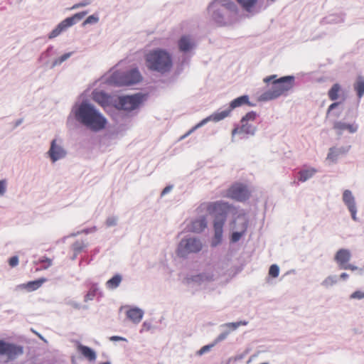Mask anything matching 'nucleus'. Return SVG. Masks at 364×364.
I'll return each mask as SVG.
<instances>
[{
  "label": "nucleus",
  "instance_id": "obj_1",
  "mask_svg": "<svg viewBox=\"0 0 364 364\" xmlns=\"http://www.w3.org/2000/svg\"><path fill=\"white\" fill-rule=\"evenodd\" d=\"M74 120L93 132L102 130L107 122L99 109L87 100L76 102L73 106L67 119V126L71 127Z\"/></svg>",
  "mask_w": 364,
  "mask_h": 364
},
{
  "label": "nucleus",
  "instance_id": "obj_2",
  "mask_svg": "<svg viewBox=\"0 0 364 364\" xmlns=\"http://www.w3.org/2000/svg\"><path fill=\"white\" fill-rule=\"evenodd\" d=\"M239 9L234 0H213L207 7V15L211 24L218 27L231 25Z\"/></svg>",
  "mask_w": 364,
  "mask_h": 364
},
{
  "label": "nucleus",
  "instance_id": "obj_3",
  "mask_svg": "<svg viewBox=\"0 0 364 364\" xmlns=\"http://www.w3.org/2000/svg\"><path fill=\"white\" fill-rule=\"evenodd\" d=\"M145 65L150 72L165 75L171 71L173 63L171 55L166 49L155 48L146 54Z\"/></svg>",
  "mask_w": 364,
  "mask_h": 364
},
{
  "label": "nucleus",
  "instance_id": "obj_4",
  "mask_svg": "<svg viewBox=\"0 0 364 364\" xmlns=\"http://www.w3.org/2000/svg\"><path fill=\"white\" fill-rule=\"evenodd\" d=\"M200 208L206 209L210 213H216L213 220L214 235L210 242L211 247H215L223 240V226L227 218V213L224 210L228 208V203L223 201L205 203L201 204Z\"/></svg>",
  "mask_w": 364,
  "mask_h": 364
},
{
  "label": "nucleus",
  "instance_id": "obj_5",
  "mask_svg": "<svg viewBox=\"0 0 364 364\" xmlns=\"http://www.w3.org/2000/svg\"><path fill=\"white\" fill-rule=\"evenodd\" d=\"M270 81H272L271 88L259 96L260 101H269L282 95L286 96L295 85V77L294 75H286L277 78L276 75H272L264 79V82L266 83Z\"/></svg>",
  "mask_w": 364,
  "mask_h": 364
},
{
  "label": "nucleus",
  "instance_id": "obj_6",
  "mask_svg": "<svg viewBox=\"0 0 364 364\" xmlns=\"http://www.w3.org/2000/svg\"><path fill=\"white\" fill-rule=\"evenodd\" d=\"M142 77L137 68L126 72L116 71L109 77L104 78L103 82L114 86H129L141 81Z\"/></svg>",
  "mask_w": 364,
  "mask_h": 364
},
{
  "label": "nucleus",
  "instance_id": "obj_7",
  "mask_svg": "<svg viewBox=\"0 0 364 364\" xmlns=\"http://www.w3.org/2000/svg\"><path fill=\"white\" fill-rule=\"evenodd\" d=\"M201 240L196 237L187 236L178 243L177 255L180 257H186L189 254L199 252L203 248Z\"/></svg>",
  "mask_w": 364,
  "mask_h": 364
},
{
  "label": "nucleus",
  "instance_id": "obj_8",
  "mask_svg": "<svg viewBox=\"0 0 364 364\" xmlns=\"http://www.w3.org/2000/svg\"><path fill=\"white\" fill-rule=\"evenodd\" d=\"M257 116V113L255 111H250L243 116L240 120V124L237 125L232 130V138L235 134H245L247 135L254 136L256 134L257 128L256 126L253 125L252 122L256 119Z\"/></svg>",
  "mask_w": 364,
  "mask_h": 364
},
{
  "label": "nucleus",
  "instance_id": "obj_9",
  "mask_svg": "<svg viewBox=\"0 0 364 364\" xmlns=\"http://www.w3.org/2000/svg\"><path fill=\"white\" fill-rule=\"evenodd\" d=\"M23 354V346L0 340V361H13Z\"/></svg>",
  "mask_w": 364,
  "mask_h": 364
},
{
  "label": "nucleus",
  "instance_id": "obj_10",
  "mask_svg": "<svg viewBox=\"0 0 364 364\" xmlns=\"http://www.w3.org/2000/svg\"><path fill=\"white\" fill-rule=\"evenodd\" d=\"M244 105H247L250 107L255 106V104L252 103L249 100V96L247 95H244L240 96L233 100H232L230 103V106L226 109L221 112H216L212 114L210 117L212 118V122H220L227 117H228L232 112V109L240 107Z\"/></svg>",
  "mask_w": 364,
  "mask_h": 364
},
{
  "label": "nucleus",
  "instance_id": "obj_11",
  "mask_svg": "<svg viewBox=\"0 0 364 364\" xmlns=\"http://www.w3.org/2000/svg\"><path fill=\"white\" fill-rule=\"evenodd\" d=\"M144 95L136 93L132 95H124L119 97L117 108L124 111H133L139 108L142 103Z\"/></svg>",
  "mask_w": 364,
  "mask_h": 364
},
{
  "label": "nucleus",
  "instance_id": "obj_12",
  "mask_svg": "<svg viewBox=\"0 0 364 364\" xmlns=\"http://www.w3.org/2000/svg\"><path fill=\"white\" fill-rule=\"evenodd\" d=\"M227 194L228 197L240 202L246 200L250 196L247 186L242 183L232 186Z\"/></svg>",
  "mask_w": 364,
  "mask_h": 364
},
{
  "label": "nucleus",
  "instance_id": "obj_13",
  "mask_svg": "<svg viewBox=\"0 0 364 364\" xmlns=\"http://www.w3.org/2000/svg\"><path fill=\"white\" fill-rule=\"evenodd\" d=\"M342 200L350 212L352 219L355 222L359 221L356 215L357 206L355 198L353 195L352 191L350 190H345L343 193Z\"/></svg>",
  "mask_w": 364,
  "mask_h": 364
},
{
  "label": "nucleus",
  "instance_id": "obj_14",
  "mask_svg": "<svg viewBox=\"0 0 364 364\" xmlns=\"http://www.w3.org/2000/svg\"><path fill=\"white\" fill-rule=\"evenodd\" d=\"M48 156L53 163L56 162L65 157L67 151L60 144L57 143V139H53L50 142V146L47 152Z\"/></svg>",
  "mask_w": 364,
  "mask_h": 364
},
{
  "label": "nucleus",
  "instance_id": "obj_15",
  "mask_svg": "<svg viewBox=\"0 0 364 364\" xmlns=\"http://www.w3.org/2000/svg\"><path fill=\"white\" fill-rule=\"evenodd\" d=\"M237 1L245 11L252 15L262 11V7L258 5V0H237Z\"/></svg>",
  "mask_w": 364,
  "mask_h": 364
},
{
  "label": "nucleus",
  "instance_id": "obj_16",
  "mask_svg": "<svg viewBox=\"0 0 364 364\" xmlns=\"http://www.w3.org/2000/svg\"><path fill=\"white\" fill-rule=\"evenodd\" d=\"M351 256V252L348 249L341 248L336 252L334 256V260L337 263L339 269L345 268L344 266L350 260Z\"/></svg>",
  "mask_w": 364,
  "mask_h": 364
},
{
  "label": "nucleus",
  "instance_id": "obj_17",
  "mask_svg": "<svg viewBox=\"0 0 364 364\" xmlns=\"http://www.w3.org/2000/svg\"><path fill=\"white\" fill-rule=\"evenodd\" d=\"M358 126L355 124H347L341 121H336L333 123V129L336 130L338 134L341 135L345 130H348L350 133L357 132Z\"/></svg>",
  "mask_w": 364,
  "mask_h": 364
},
{
  "label": "nucleus",
  "instance_id": "obj_18",
  "mask_svg": "<svg viewBox=\"0 0 364 364\" xmlns=\"http://www.w3.org/2000/svg\"><path fill=\"white\" fill-rule=\"evenodd\" d=\"M207 227L205 215H200L191 222L190 230L194 232H201Z\"/></svg>",
  "mask_w": 364,
  "mask_h": 364
},
{
  "label": "nucleus",
  "instance_id": "obj_19",
  "mask_svg": "<svg viewBox=\"0 0 364 364\" xmlns=\"http://www.w3.org/2000/svg\"><path fill=\"white\" fill-rule=\"evenodd\" d=\"M46 281L45 278H40L36 280L28 282L26 284H22L17 286L18 289H26L27 291H33L40 288L42 284Z\"/></svg>",
  "mask_w": 364,
  "mask_h": 364
},
{
  "label": "nucleus",
  "instance_id": "obj_20",
  "mask_svg": "<svg viewBox=\"0 0 364 364\" xmlns=\"http://www.w3.org/2000/svg\"><path fill=\"white\" fill-rule=\"evenodd\" d=\"M144 314V311L138 307H132L126 313L127 318L136 324L141 321Z\"/></svg>",
  "mask_w": 364,
  "mask_h": 364
},
{
  "label": "nucleus",
  "instance_id": "obj_21",
  "mask_svg": "<svg viewBox=\"0 0 364 364\" xmlns=\"http://www.w3.org/2000/svg\"><path fill=\"white\" fill-rule=\"evenodd\" d=\"M178 46L180 51L183 53H187L194 48L195 44L189 36H183L179 39Z\"/></svg>",
  "mask_w": 364,
  "mask_h": 364
},
{
  "label": "nucleus",
  "instance_id": "obj_22",
  "mask_svg": "<svg viewBox=\"0 0 364 364\" xmlns=\"http://www.w3.org/2000/svg\"><path fill=\"white\" fill-rule=\"evenodd\" d=\"M97 296H98V298H101L103 296V293L100 289L98 284L92 283L89 291L84 296V301L87 302L89 301H92Z\"/></svg>",
  "mask_w": 364,
  "mask_h": 364
},
{
  "label": "nucleus",
  "instance_id": "obj_23",
  "mask_svg": "<svg viewBox=\"0 0 364 364\" xmlns=\"http://www.w3.org/2000/svg\"><path fill=\"white\" fill-rule=\"evenodd\" d=\"M317 172L316 169L312 167H304L298 172V180L300 182H306L311 179Z\"/></svg>",
  "mask_w": 364,
  "mask_h": 364
},
{
  "label": "nucleus",
  "instance_id": "obj_24",
  "mask_svg": "<svg viewBox=\"0 0 364 364\" xmlns=\"http://www.w3.org/2000/svg\"><path fill=\"white\" fill-rule=\"evenodd\" d=\"M77 350L88 360L94 361L96 359L97 355L95 351L87 346H84L81 343L77 345Z\"/></svg>",
  "mask_w": 364,
  "mask_h": 364
},
{
  "label": "nucleus",
  "instance_id": "obj_25",
  "mask_svg": "<svg viewBox=\"0 0 364 364\" xmlns=\"http://www.w3.org/2000/svg\"><path fill=\"white\" fill-rule=\"evenodd\" d=\"M248 226V221L242 218V229L240 230L234 231L230 235V241L232 243L238 242L241 237L245 234Z\"/></svg>",
  "mask_w": 364,
  "mask_h": 364
},
{
  "label": "nucleus",
  "instance_id": "obj_26",
  "mask_svg": "<svg viewBox=\"0 0 364 364\" xmlns=\"http://www.w3.org/2000/svg\"><path fill=\"white\" fill-rule=\"evenodd\" d=\"M122 276L120 274H115L112 277L108 279L105 283L107 289L114 290L118 288L122 283Z\"/></svg>",
  "mask_w": 364,
  "mask_h": 364
},
{
  "label": "nucleus",
  "instance_id": "obj_27",
  "mask_svg": "<svg viewBox=\"0 0 364 364\" xmlns=\"http://www.w3.org/2000/svg\"><path fill=\"white\" fill-rule=\"evenodd\" d=\"M353 89L356 92L357 97L360 99L364 95V77L358 75L353 83Z\"/></svg>",
  "mask_w": 364,
  "mask_h": 364
},
{
  "label": "nucleus",
  "instance_id": "obj_28",
  "mask_svg": "<svg viewBox=\"0 0 364 364\" xmlns=\"http://www.w3.org/2000/svg\"><path fill=\"white\" fill-rule=\"evenodd\" d=\"M191 280L193 282L201 284L205 282H209L213 280V274L210 273H201L195 276H193Z\"/></svg>",
  "mask_w": 364,
  "mask_h": 364
},
{
  "label": "nucleus",
  "instance_id": "obj_29",
  "mask_svg": "<svg viewBox=\"0 0 364 364\" xmlns=\"http://www.w3.org/2000/svg\"><path fill=\"white\" fill-rule=\"evenodd\" d=\"M87 14V11H82L77 13L73 16L68 17L65 19H64V22L68 25V27H70L79 21H80Z\"/></svg>",
  "mask_w": 364,
  "mask_h": 364
},
{
  "label": "nucleus",
  "instance_id": "obj_30",
  "mask_svg": "<svg viewBox=\"0 0 364 364\" xmlns=\"http://www.w3.org/2000/svg\"><path fill=\"white\" fill-rule=\"evenodd\" d=\"M68 28V25L62 21L58 26L49 33L48 38L50 39L54 38L58 36L62 32L65 31Z\"/></svg>",
  "mask_w": 364,
  "mask_h": 364
},
{
  "label": "nucleus",
  "instance_id": "obj_31",
  "mask_svg": "<svg viewBox=\"0 0 364 364\" xmlns=\"http://www.w3.org/2000/svg\"><path fill=\"white\" fill-rule=\"evenodd\" d=\"M248 324V321H240L237 322H230L226 323L220 326L222 328H226V331H235L240 326H247Z\"/></svg>",
  "mask_w": 364,
  "mask_h": 364
},
{
  "label": "nucleus",
  "instance_id": "obj_32",
  "mask_svg": "<svg viewBox=\"0 0 364 364\" xmlns=\"http://www.w3.org/2000/svg\"><path fill=\"white\" fill-rule=\"evenodd\" d=\"M92 98L95 102L104 104L107 102L109 96L103 91L94 90L92 92Z\"/></svg>",
  "mask_w": 364,
  "mask_h": 364
},
{
  "label": "nucleus",
  "instance_id": "obj_33",
  "mask_svg": "<svg viewBox=\"0 0 364 364\" xmlns=\"http://www.w3.org/2000/svg\"><path fill=\"white\" fill-rule=\"evenodd\" d=\"M209 122H212V118L210 117V116L207 117L206 118L203 119L200 122H198L197 124H196L194 127H193L187 133H186L184 135H183L181 137V139H183L186 138L188 136H189L191 134H192L196 129L203 127L205 124H206Z\"/></svg>",
  "mask_w": 364,
  "mask_h": 364
},
{
  "label": "nucleus",
  "instance_id": "obj_34",
  "mask_svg": "<svg viewBox=\"0 0 364 364\" xmlns=\"http://www.w3.org/2000/svg\"><path fill=\"white\" fill-rule=\"evenodd\" d=\"M209 122H212V118L210 117V116L207 117L206 118L203 119L200 122H198L197 124H196L194 127H193L187 133H186L184 135H183L181 137V139H183L186 138L188 136H189L191 134H192L196 129L203 127L205 124H206Z\"/></svg>",
  "mask_w": 364,
  "mask_h": 364
},
{
  "label": "nucleus",
  "instance_id": "obj_35",
  "mask_svg": "<svg viewBox=\"0 0 364 364\" xmlns=\"http://www.w3.org/2000/svg\"><path fill=\"white\" fill-rule=\"evenodd\" d=\"M341 90V85L338 83H335L332 85L328 92V96L332 101H336L339 97V92Z\"/></svg>",
  "mask_w": 364,
  "mask_h": 364
},
{
  "label": "nucleus",
  "instance_id": "obj_36",
  "mask_svg": "<svg viewBox=\"0 0 364 364\" xmlns=\"http://www.w3.org/2000/svg\"><path fill=\"white\" fill-rule=\"evenodd\" d=\"M323 22L326 23H331V24H336V23H341L344 21V16L343 15H337V14H332L330 15L323 20Z\"/></svg>",
  "mask_w": 364,
  "mask_h": 364
},
{
  "label": "nucleus",
  "instance_id": "obj_37",
  "mask_svg": "<svg viewBox=\"0 0 364 364\" xmlns=\"http://www.w3.org/2000/svg\"><path fill=\"white\" fill-rule=\"evenodd\" d=\"M73 53H74V52H68V53H64L59 58H55L53 61L50 68H53L56 66L61 65L63 62L66 61L68 58H70L73 55Z\"/></svg>",
  "mask_w": 364,
  "mask_h": 364
},
{
  "label": "nucleus",
  "instance_id": "obj_38",
  "mask_svg": "<svg viewBox=\"0 0 364 364\" xmlns=\"http://www.w3.org/2000/svg\"><path fill=\"white\" fill-rule=\"evenodd\" d=\"M338 278L336 275H329L321 282V286L328 289L337 284Z\"/></svg>",
  "mask_w": 364,
  "mask_h": 364
},
{
  "label": "nucleus",
  "instance_id": "obj_39",
  "mask_svg": "<svg viewBox=\"0 0 364 364\" xmlns=\"http://www.w3.org/2000/svg\"><path fill=\"white\" fill-rule=\"evenodd\" d=\"M87 247V243L83 241H76L73 245V250L75 254H79L82 251L85 247Z\"/></svg>",
  "mask_w": 364,
  "mask_h": 364
},
{
  "label": "nucleus",
  "instance_id": "obj_40",
  "mask_svg": "<svg viewBox=\"0 0 364 364\" xmlns=\"http://www.w3.org/2000/svg\"><path fill=\"white\" fill-rule=\"evenodd\" d=\"M213 347H215V345L213 342H211L210 343L203 346L200 350L196 351V355L198 356H201L208 353Z\"/></svg>",
  "mask_w": 364,
  "mask_h": 364
},
{
  "label": "nucleus",
  "instance_id": "obj_41",
  "mask_svg": "<svg viewBox=\"0 0 364 364\" xmlns=\"http://www.w3.org/2000/svg\"><path fill=\"white\" fill-rule=\"evenodd\" d=\"M230 334V331H226L225 330L223 332H222L221 333H220L213 341V343H214L215 346L223 341L224 340H225L227 338V337L228 336V335Z\"/></svg>",
  "mask_w": 364,
  "mask_h": 364
},
{
  "label": "nucleus",
  "instance_id": "obj_42",
  "mask_svg": "<svg viewBox=\"0 0 364 364\" xmlns=\"http://www.w3.org/2000/svg\"><path fill=\"white\" fill-rule=\"evenodd\" d=\"M340 154V150L336 148H331L329 149V152L327 156V159L331 161H336L338 154Z\"/></svg>",
  "mask_w": 364,
  "mask_h": 364
},
{
  "label": "nucleus",
  "instance_id": "obj_43",
  "mask_svg": "<svg viewBox=\"0 0 364 364\" xmlns=\"http://www.w3.org/2000/svg\"><path fill=\"white\" fill-rule=\"evenodd\" d=\"M279 274V267L277 264H272L269 269V275L272 277H277Z\"/></svg>",
  "mask_w": 364,
  "mask_h": 364
},
{
  "label": "nucleus",
  "instance_id": "obj_44",
  "mask_svg": "<svg viewBox=\"0 0 364 364\" xmlns=\"http://www.w3.org/2000/svg\"><path fill=\"white\" fill-rule=\"evenodd\" d=\"M118 217L115 215L109 216L106 220V225L107 227H114L117 225Z\"/></svg>",
  "mask_w": 364,
  "mask_h": 364
},
{
  "label": "nucleus",
  "instance_id": "obj_45",
  "mask_svg": "<svg viewBox=\"0 0 364 364\" xmlns=\"http://www.w3.org/2000/svg\"><path fill=\"white\" fill-rule=\"evenodd\" d=\"M99 21V17L97 15L92 14L89 16L85 21L83 22V25L86 24H95Z\"/></svg>",
  "mask_w": 364,
  "mask_h": 364
},
{
  "label": "nucleus",
  "instance_id": "obj_46",
  "mask_svg": "<svg viewBox=\"0 0 364 364\" xmlns=\"http://www.w3.org/2000/svg\"><path fill=\"white\" fill-rule=\"evenodd\" d=\"M363 299H364V291H362L360 290L355 291L350 295V299L360 300Z\"/></svg>",
  "mask_w": 364,
  "mask_h": 364
},
{
  "label": "nucleus",
  "instance_id": "obj_47",
  "mask_svg": "<svg viewBox=\"0 0 364 364\" xmlns=\"http://www.w3.org/2000/svg\"><path fill=\"white\" fill-rule=\"evenodd\" d=\"M90 4H91V1L90 0H82V1H80L79 3H77V4H74L70 8V9L71 10H75V9H79V8H81V7L87 6L90 5Z\"/></svg>",
  "mask_w": 364,
  "mask_h": 364
},
{
  "label": "nucleus",
  "instance_id": "obj_48",
  "mask_svg": "<svg viewBox=\"0 0 364 364\" xmlns=\"http://www.w3.org/2000/svg\"><path fill=\"white\" fill-rule=\"evenodd\" d=\"M9 264L11 267H14L18 264V256H13L9 258Z\"/></svg>",
  "mask_w": 364,
  "mask_h": 364
},
{
  "label": "nucleus",
  "instance_id": "obj_49",
  "mask_svg": "<svg viewBox=\"0 0 364 364\" xmlns=\"http://www.w3.org/2000/svg\"><path fill=\"white\" fill-rule=\"evenodd\" d=\"M6 191V180L0 181V196H3Z\"/></svg>",
  "mask_w": 364,
  "mask_h": 364
},
{
  "label": "nucleus",
  "instance_id": "obj_50",
  "mask_svg": "<svg viewBox=\"0 0 364 364\" xmlns=\"http://www.w3.org/2000/svg\"><path fill=\"white\" fill-rule=\"evenodd\" d=\"M70 305L75 309H80L81 308H82L84 309H87V306H82L80 304H79L76 301H70Z\"/></svg>",
  "mask_w": 364,
  "mask_h": 364
},
{
  "label": "nucleus",
  "instance_id": "obj_51",
  "mask_svg": "<svg viewBox=\"0 0 364 364\" xmlns=\"http://www.w3.org/2000/svg\"><path fill=\"white\" fill-rule=\"evenodd\" d=\"M340 102H334L330 105L327 109V115H328L331 111L336 109L340 105Z\"/></svg>",
  "mask_w": 364,
  "mask_h": 364
},
{
  "label": "nucleus",
  "instance_id": "obj_52",
  "mask_svg": "<svg viewBox=\"0 0 364 364\" xmlns=\"http://www.w3.org/2000/svg\"><path fill=\"white\" fill-rule=\"evenodd\" d=\"M344 267H345V268H342L341 269H350L352 271L357 270L359 272V269H360L357 266L352 264H348V263H347Z\"/></svg>",
  "mask_w": 364,
  "mask_h": 364
},
{
  "label": "nucleus",
  "instance_id": "obj_53",
  "mask_svg": "<svg viewBox=\"0 0 364 364\" xmlns=\"http://www.w3.org/2000/svg\"><path fill=\"white\" fill-rule=\"evenodd\" d=\"M152 326H151V323L149 322V321H144L142 324V329L141 331H149L151 328Z\"/></svg>",
  "mask_w": 364,
  "mask_h": 364
},
{
  "label": "nucleus",
  "instance_id": "obj_54",
  "mask_svg": "<svg viewBox=\"0 0 364 364\" xmlns=\"http://www.w3.org/2000/svg\"><path fill=\"white\" fill-rule=\"evenodd\" d=\"M173 186L172 185H169L165 187L161 193V196L162 197L169 193L173 189Z\"/></svg>",
  "mask_w": 364,
  "mask_h": 364
},
{
  "label": "nucleus",
  "instance_id": "obj_55",
  "mask_svg": "<svg viewBox=\"0 0 364 364\" xmlns=\"http://www.w3.org/2000/svg\"><path fill=\"white\" fill-rule=\"evenodd\" d=\"M109 340L111 341H127V338L122 337V336H112L109 338Z\"/></svg>",
  "mask_w": 364,
  "mask_h": 364
},
{
  "label": "nucleus",
  "instance_id": "obj_56",
  "mask_svg": "<svg viewBox=\"0 0 364 364\" xmlns=\"http://www.w3.org/2000/svg\"><path fill=\"white\" fill-rule=\"evenodd\" d=\"M53 48L54 47L53 46H49L47 48L46 50L43 53H42L41 57H43V55L50 56L51 55L50 53L53 51Z\"/></svg>",
  "mask_w": 364,
  "mask_h": 364
},
{
  "label": "nucleus",
  "instance_id": "obj_57",
  "mask_svg": "<svg viewBox=\"0 0 364 364\" xmlns=\"http://www.w3.org/2000/svg\"><path fill=\"white\" fill-rule=\"evenodd\" d=\"M96 230V227H93L91 228H86L82 230V233L89 234L93 232Z\"/></svg>",
  "mask_w": 364,
  "mask_h": 364
},
{
  "label": "nucleus",
  "instance_id": "obj_58",
  "mask_svg": "<svg viewBox=\"0 0 364 364\" xmlns=\"http://www.w3.org/2000/svg\"><path fill=\"white\" fill-rule=\"evenodd\" d=\"M41 262H46L47 266L46 267H50L52 264V261L50 259L45 257L43 259L41 260Z\"/></svg>",
  "mask_w": 364,
  "mask_h": 364
},
{
  "label": "nucleus",
  "instance_id": "obj_59",
  "mask_svg": "<svg viewBox=\"0 0 364 364\" xmlns=\"http://www.w3.org/2000/svg\"><path fill=\"white\" fill-rule=\"evenodd\" d=\"M348 277H349V275H348L347 273H346V272H343V273H341V274L340 275V278H341V279H343V280H346V279H348Z\"/></svg>",
  "mask_w": 364,
  "mask_h": 364
},
{
  "label": "nucleus",
  "instance_id": "obj_60",
  "mask_svg": "<svg viewBox=\"0 0 364 364\" xmlns=\"http://www.w3.org/2000/svg\"><path fill=\"white\" fill-rule=\"evenodd\" d=\"M23 122V119H17L16 122H15V124H14V128H16L18 127V126H20Z\"/></svg>",
  "mask_w": 364,
  "mask_h": 364
},
{
  "label": "nucleus",
  "instance_id": "obj_61",
  "mask_svg": "<svg viewBox=\"0 0 364 364\" xmlns=\"http://www.w3.org/2000/svg\"><path fill=\"white\" fill-rule=\"evenodd\" d=\"M81 233H82V230L81 231H77L76 232L71 233L68 237H75V236H77V235H80Z\"/></svg>",
  "mask_w": 364,
  "mask_h": 364
},
{
  "label": "nucleus",
  "instance_id": "obj_62",
  "mask_svg": "<svg viewBox=\"0 0 364 364\" xmlns=\"http://www.w3.org/2000/svg\"><path fill=\"white\" fill-rule=\"evenodd\" d=\"M363 273H364V267H362V268H360V269H359V272H358V274L361 275V274H363Z\"/></svg>",
  "mask_w": 364,
  "mask_h": 364
},
{
  "label": "nucleus",
  "instance_id": "obj_63",
  "mask_svg": "<svg viewBox=\"0 0 364 364\" xmlns=\"http://www.w3.org/2000/svg\"><path fill=\"white\" fill-rule=\"evenodd\" d=\"M242 358V355H238L235 358V360H240Z\"/></svg>",
  "mask_w": 364,
  "mask_h": 364
},
{
  "label": "nucleus",
  "instance_id": "obj_64",
  "mask_svg": "<svg viewBox=\"0 0 364 364\" xmlns=\"http://www.w3.org/2000/svg\"><path fill=\"white\" fill-rule=\"evenodd\" d=\"M100 364H111V363L109 361H107V362L102 363Z\"/></svg>",
  "mask_w": 364,
  "mask_h": 364
}]
</instances>
